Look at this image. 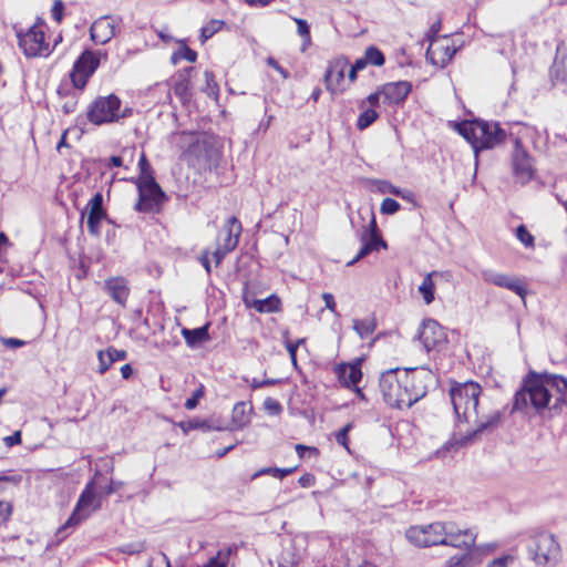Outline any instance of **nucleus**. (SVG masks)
Listing matches in <instances>:
<instances>
[{"label":"nucleus","mask_w":567,"mask_h":567,"mask_svg":"<svg viewBox=\"0 0 567 567\" xmlns=\"http://www.w3.org/2000/svg\"><path fill=\"white\" fill-rule=\"evenodd\" d=\"M458 132L472 145L476 157L480 151L499 145L506 136L498 123L481 120L463 122L458 125Z\"/></svg>","instance_id":"f257e3e1"},{"label":"nucleus","mask_w":567,"mask_h":567,"mask_svg":"<svg viewBox=\"0 0 567 567\" xmlns=\"http://www.w3.org/2000/svg\"><path fill=\"white\" fill-rule=\"evenodd\" d=\"M527 551L536 567H550L559 560L561 548L554 534L539 532L529 538Z\"/></svg>","instance_id":"f03ea898"},{"label":"nucleus","mask_w":567,"mask_h":567,"mask_svg":"<svg viewBox=\"0 0 567 567\" xmlns=\"http://www.w3.org/2000/svg\"><path fill=\"white\" fill-rule=\"evenodd\" d=\"M45 22L38 19L37 22L27 30L14 27L18 45L27 58L49 56L52 48L45 41Z\"/></svg>","instance_id":"7ed1b4c3"},{"label":"nucleus","mask_w":567,"mask_h":567,"mask_svg":"<svg viewBox=\"0 0 567 567\" xmlns=\"http://www.w3.org/2000/svg\"><path fill=\"white\" fill-rule=\"evenodd\" d=\"M121 111V100L115 94L99 96L87 109V120L92 124L103 125L117 122L123 115Z\"/></svg>","instance_id":"20e7f679"},{"label":"nucleus","mask_w":567,"mask_h":567,"mask_svg":"<svg viewBox=\"0 0 567 567\" xmlns=\"http://www.w3.org/2000/svg\"><path fill=\"white\" fill-rule=\"evenodd\" d=\"M100 506V499L94 492V483L90 482L81 493L73 513L66 523L59 528L58 535L65 537L68 528L79 525L82 520L87 518L92 512L99 509Z\"/></svg>","instance_id":"39448f33"},{"label":"nucleus","mask_w":567,"mask_h":567,"mask_svg":"<svg viewBox=\"0 0 567 567\" xmlns=\"http://www.w3.org/2000/svg\"><path fill=\"white\" fill-rule=\"evenodd\" d=\"M101 59L106 60L107 53L103 51L85 50L76 59L71 72V81L74 87L82 90L85 87L89 79L99 68Z\"/></svg>","instance_id":"423d86ee"},{"label":"nucleus","mask_w":567,"mask_h":567,"mask_svg":"<svg viewBox=\"0 0 567 567\" xmlns=\"http://www.w3.org/2000/svg\"><path fill=\"white\" fill-rule=\"evenodd\" d=\"M446 536L445 522L412 526L406 530V538L419 547L443 545Z\"/></svg>","instance_id":"0eeeda50"},{"label":"nucleus","mask_w":567,"mask_h":567,"mask_svg":"<svg viewBox=\"0 0 567 567\" xmlns=\"http://www.w3.org/2000/svg\"><path fill=\"white\" fill-rule=\"evenodd\" d=\"M135 184L138 190V202L135 209L143 213L157 210L165 200V194L154 176H148L146 181H135Z\"/></svg>","instance_id":"6e6552de"},{"label":"nucleus","mask_w":567,"mask_h":567,"mask_svg":"<svg viewBox=\"0 0 567 567\" xmlns=\"http://www.w3.org/2000/svg\"><path fill=\"white\" fill-rule=\"evenodd\" d=\"M518 390H567V379L560 374L529 370Z\"/></svg>","instance_id":"1a4fd4ad"},{"label":"nucleus","mask_w":567,"mask_h":567,"mask_svg":"<svg viewBox=\"0 0 567 567\" xmlns=\"http://www.w3.org/2000/svg\"><path fill=\"white\" fill-rule=\"evenodd\" d=\"M419 339L427 352L440 351L447 342L444 328L433 319L423 321Z\"/></svg>","instance_id":"9d476101"},{"label":"nucleus","mask_w":567,"mask_h":567,"mask_svg":"<svg viewBox=\"0 0 567 567\" xmlns=\"http://www.w3.org/2000/svg\"><path fill=\"white\" fill-rule=\"evenodd\" d=\"M414 369H390L381 374L380 389L381 390H415L416 385L413 383Z\"/></svg>","instance_id":"9b49d317"},{"label":"nucleus","mask_w":567,"mask_h":567,"mask_svg":"<svg viewBox=\"0 0 567 567\" xmlns=\"http://www.w3.org/2000/svg\"><path fill=\"white\" fill-rule=\"evenodd\" d=\"M482 278L485 282L506 288L516 295H518L523 300L527 293L526 284L522 281L517 277L508 276L503 272H497L491 269L482 271Z\"/></svg>","instance_id":"f8f14e48"},{"label":"nucleus","mask_w":567,"mask_h":567,"mask_svg":"<svg viewBox=\"0 0 567 567\" xmlns=\"http://www.w3.org/2000/svg\"><path fill=\"white\" fill-rule=\"evenodd\" d=\"M550 398V392H515L514 410L542 412L549 408Z\"/></svg>","instance_id":"ddd939ff"},{"label":"nucleus","mask_w":567,"mask_h":567,"mask_svg":"<svg viewBox=\"0 0 567 567\" xmlns=\"http://www.w3.org/2000/svg\"><path fill=\"white\" fill-rule=\"evenodd\" d=\"M480 392H450L451 402L458 419L468 421L471 415H477Z\"/></svg>","instance_id":"4468645a"},{"label":"nucleus","mask_w":567,"mask_h":567,"mask_svg":"<svg viewBox=\"0 0 567 567\" xmlns=\"http://www.w3.org/2000/svg\"><path fill=\"white\" fill-rule=\"evenodd\" d=\"M446 536L443 545L452 546L455 548L470 549L474 546L476 540V533L473 529H460L454 523L445 522Z\"/></svg>","instance_id":"2eb2a0df"},{"label":"nucleus","mask_w":567,"mask_h":567,"mask_svg":"<svg viewBox=\"0 0 567 567\" xmlns=\"http://www.w3.org/2000/svg\"><path fill=\"white\" fill-rule=\"evenodd\" d=\"M349 62L347 59L340 58L330 62L324 74V83L328 91L332 94L340 93L344 90V74Z\"/></svg>","instance_id":"dca6fc26"},{"label":"nucleus","mask_w":567,"mask_h":567,"mask_svg":"<svg viewBox=\"0 0 567 567\" xmlns=\"http://www.w3.org/2000/svg\"><path fill=\"white\" fill-rule=\"evenodd\" d=\"M117 25V19L110 16L101 17L90 28L91 39L97 44H106L116 34Z\"/></svg>","instance_id":"f3484780"},{"label":"nucleus","mask_w":567,"mask_h":567,"mask_svg":"<svg viewBox=\"0 0 567 567\" xmlns=\"http://www.w3.org/2000/svg\"><path fill=\"white\" fill-rule=\"evenodd\" d=\"M241 231V223L237 217L231 216L226 220V224L220 229L217 237V244L225 247V250L233 251L239 243Z\"/></svg>","instance_id":"a211bd4d"},{"label":"nucleus","mask_w":567,"mask_h":567,"mask_svg":"<svg viewBox=\"0 0 567 567\" xmlns=\"http://www.w3.org/2000/svg\"><path fill=\"white\" fill-rule=\"evenodd\" d=\"M441 30V21H436L432 24L430 32H429V40L431 42L430 48L427 49L426 56L431 59L432 63L435 65L444 66L446 63H449L453 55L455 54L456 50H451L449 47L445 48H436L433 49V38H435Z\"/></svg>","instance_id":"6ab92c4d"},{"label":"nucleus","mask_w":567,"mask_h":567,"mask_svg":"<svg viewBox=\"0 0 567 567\" xmlns=\"http://www.w3.org/2000/svg\"><path fill=\"white\" fill-rule=\"evenodd\" d=\"M87 228L91 235H100V224L106 218V212L103 209V195L101 193L94 196L87 203Z\"/></svg>","instance_id":"aec40b11"},{"label":"nucleus","mask_w":567,"mask_h":567,"mask_svg":"<svg viewBox=\"0 0 567 567\" xmlns=\"http://www.w3.org/2000/svg\"><path fill=\"white\" fill-rule=\"evenodd\" d=\"M412 90V84L408 81L390 82L381 87L384 102L388 104H400L405 101Z\"/></svg>","instance_id":"412c9836"},{"label":"nucleus","mask_w":567,"mask_h":567,"mask_svg":"<svg viewBox=\"0 0 567 567\" xmlns=\"http://www.w3.org/2000/svg\"><path fill=\"white\" fill-rule=\"evenodd\" d=\"M336 373L343 386H353V390H361L357 386L362 379L361 360L338 365Z\"/></svg>","instance_id":"4be33fe9"},{"label":"nucleus","mask_w":567,"mask_h":567,"mask_svg":"<svg viewBox=\"0 0 567 567\" xmlns=\"http://www.w3.org/2000/svg\"><path fill=\"white\" fill-rule=\"evenodd\" d=\"M179 429L187 434L193 430H202L203 432L209 431H225L228 430V426L225 425L219 419L209 417V419H192L188 421H182L178 423Z\"/></svg>","instance_id":"5701e85b"},{"label":"nucleus","mask_w":567,"mask_h":567,"mask_svg":"<svg viewBox=\"0 0 567 567\" xmlns=\"http://www.w3.org/2000/svg\"><path fill=\"white\" fill-rule=\"evenodd\" d=\"M513 171L520 183H526L533 177L532 159L525 151H515L513 156Z\"/></svg>","instance_id":"b1692460"},{"label":"nucleus","mask_w":567,"mask_h":567,"mask_svg":"<svg viewBox=\"0 0 567 567\" xmlns=\"http://www.w3.org/2000/svg\"><path fill=\"white\" fill-rule=\"evenodd\" d=\"M425 392L421 395H412V392H382L384 402L399 410L409 409L415 402L424 396Z\"/></svg>","instance_id":"393cba45"},{"label":"nucleus","mask_w":567,"mask_h":567,"mask_svg":"<svg viewBox=\"0 0 567 567\" xmlns=\"http://www.w3.org/2000/svg\"><path fill=\"white\" fill-rule=\"evenodd\" d=\"M193 71V68H186L183 71L178 72L176 79L174 80L173 91L174 94L181 100L183 104H186L192 99V90L189 82V73Z\"/></svg>","instance_id":"a878e982"},{"label":"nucleus","mask_w":567,"mask_h":567,"mask_svg":"<svg viewBox=\"0 0 567 567\" xmlns=\"http://www.w3.org/2000/svg\"><path fill=\"white\" fill-rule=\"evenodd\" d=\"M105 289L115 302L122 306L126 303L130 289L127 287V281L124 278L116 277L106 280Z\"/></svg>","instance_id":"bb28decb"},{"label":"nucleus","mask_w":567,"mask_h":567,"mask_svg":"<svg viewBox=\"0 0 567 567\" xmlns=\"http://www.w3.org/2000/svg\"><path fill=\"white\" fill-rule=\"evenodd\" d=\"M301 556L292 543L284 546L275 560L270 561L271 567H297Z\"/></svg>","instance_id":"cd10ccee"},{"label":"nucleus","mask_w":567,"mask_h":567,"mask_svg":"<svg viewBox=\"0 0 567 567\" xmlns=\"http://www.w3.org/2000/svg\"><path fill=\"white\" fill-rule=\"evenodd\" d=\"M246 307L254 308L259 313L278 312L281 309V301L277 295H271L265 299H244Z\"/></svg>","instance_id":"c85d7f7f"},{"label":"nucleus","mask_w":567,"mask_h":567,"mask_svg":"<svg viewBox=\"0 0 567 567\" xmlns=\"http://www.w3.org/2000/svg\"><path fill=\"white\" fill-rule=\"evenodd\" d=\"M209 326L210 323L207 322L203 327L196 328V329H182V336L185 339V342L190 348H197L202 346L203 343L210 340L209 336Z\"/></svg>","instance_id":"c756f323"},{"label":"nucleus","mask_w":567,"mask_h":567,"mask_svg":"<svg viewBox=\"0 0 567 567\" xmlns=\"http://www.w3.org/2000/svg\"><path fill=\"white\" fill-rule=\"evenodd\" d=\"M252 406L248 402H238L235 404L231 413V422L236 429H241L250 422Z\"/></svg>","instance_id":"7c9ffc66"},{"label":"nucleus","mask_w":567,"mask_h":567,"mask_svg":"<svg viewBox=\"0 0 567 567\" xmlns=\"http://www.w3.org/2000/svg\"><path fill=\"white\" fill-rule=\"evenodd\" d=\"M369 231H370L369 238L367 239L368 230H364L363 234L361 235V240L363 241V244H365V246L370 247L371 252L373 250H379L380 247H383V248L386 247V243L378 234V227H377L375 217H374L373 213H371V220L369 223Z\"/></svg>","instance_id":"2f4dec72"},{"label":"nucleus","mask_w":567,"mask_h":567,"mask_svg":"<svg viewBox=\"0 0 567 567\" xmlns=\"http://www.w3.org/2000/svg\"><path fill=\"white\" fill-rule=\"evenodd\" d=\"M551 75L556 81L567 83V54H561L560 45L557 48V54L551 66Z\"/></svg>","instance_id":"473e14b6"},{"label":"nucleus","mask_w":567,"mask_h":567,"mask_svg":"<svg viewBox=\"0 0 567 567\" xmlns=\"http://www.w3.org/2000/svg\"><path fill=\"white\" fill-rule=\"evenodd\" d=\"M377 328V322L373 317L365 319H354L353 320V329L359 334L361 339H367L370 337Z\"/></svg>","instance_id":"72a5a7b5"},{"label":"nucleus","mask_w":567,"mask_h":567,"mask_svg":"<svg viewBox=\"0 0 567 567\" xmlns=\"http://www.w3.org/2000/svg\"><path fill=\"white\" fill-rule=\"evenodd\" d=\"M434 275H436V272L427 274L419 287V291L423 296L424 302L426 305H430L434 300L435 286L432 280V276Z\"/></svg>","instance_id":"f704fd0d"},{"label":"nucleus","mask_w":567,"mask_h":567,"mask_svg":"<svg viewBox=\"0 0 567 567\" xmlns=\"http://www.w3.org/2000/svg\"><path fill=\"white\" fill-rule=\"evenodd\" d=\"M473 566V554L465 551L462 554L450 557L445 564V567H472Z\"/></svg>","instance_id":"c9c22d12"},{"label":"nucleus","mask_w":567,"mask_h":567,"mask_svg":"<svg viewBox=\"0 0 567 567\" xmlns=\"http://www.w3.org/2000/svg\"><path fill=\"white\" fill-rule=\"evenodd\" d=\"M297 24V32L302 38V51H305L311 43L310 27L303 19L295 18Z\"/></svg>","instance_id":"e433bc0d"},{"label":"nucleus","mask_w":567,"mask_h":567,"mask_svg":"<svg viewBox=\"0 0 567 567\" xmlns=\"http://www.w3.org/2000/svg\"><path fill=\"white\" fill-rule=\"evenodd\" d=\"M296 468L295 467H288V468H280V467H264L255 473L254 477H258L261 475H271L276 478H284L288 475H290Z\"/></svg>","instance_id":"4c0bfd02"},{"label":"nucleus","mask_w":567,"mask_h":567,"mask_svg":"<svg viewBox=\"0 0 567 567\" xmlns=\"http://www.w3.org/2000/svg\"><path fill=\"white\" fill-rule=\"evenodd\" d=\"M379 117L374 109L364 110L358 117L357 127L359 130L368 128Z\"/></svg>","instance_id":"58836bf2"},{"label":"nucleus","mask_w":567,"mask_h":567,"mask_svg":"<svg viewBox=\"0 0 567 567\" xmlns=\"http://www.w3.org/2000/svg\"><path fill=\"white\" fill-rule=\"evenodd\" d=\"M364 56L368 61V64L375 66H382L385 62L384 54L373 45L365 49Z\"/></svg>","instance_id":"ea45409f"},{"label":"nucleus","mask_w":567,"mask_h":567,"mask_svg":"<svg viewBox=\"0 0 567 567\" xmlns=\"http://www.w3.org/2000/svg\"><path fill=\"white\" fill-rule=\"evenodd\" d=\"M223 24L224 22L220 20H212L209 23L204 25L200 31L202 42L204 43L205 41L210 39L216 32H218L221 29Z\"/></svg>","instance_id":"a19ab883"},{"label":"nucleus","mask_w":567,"mask_h":567,"mask_svg":"<svg viewBox=\"0 0 567 567\" xmlns=\"http://www.w3.org/2000/svg\"><path fill=\"white\" fill-rule=\"evenodd\" d=\"M197 53L188 47L179 48L172 55V62L176 64L179 60H187L188 62H195Z\"/></svg>","instance_id":"79ce46f5"},{"label":"nucleus","mask_w":567,"mask_h":567,"mask_svg":"<svg viewBox=\"0 0 567 567\" xmlns=\"http://www.w3.org/2000/svg\"><path fill=\"white\" fill-rule=\"evenodd\" d=\"M204 76L206 82L204 91L207 93V95L217 97L219 93V87L215 81L214 73L207 70L204 72Z\"/></svg>","instance_id":"37998d69"},{"label":"nucleus","mask_w":567,"mask_h":567,"mask_svg":"<svg viewBox=\"0 0 567 567\" xmlns=\"http://www.w3.org/2000/svg\"><path fill=\"white\" fill-rule=\"evenodd\" d=\"M516 237L527 248H533L535 245L534 236L528 231V229L524 225H519L516 228Z\"/></svg>","instance_id":"c03bdc74"},{"label":"nucleus","mask_w":567,"mask_h":567,"mask_svg":"<svg viewBox=\"0 0 567 567\" xmlns=\"http://www.w3.org/2000/svg\"><path fill=\"white\" fill-rule=\"evenodd\" d=\"M140 176L135 181H146L148 176H153V169L144 153L141 154L138 159Z\"/></svg>","instance_id":"a18cd8bd"},{"label":"nucleus","mask_w":567,"mask_h":567,"mask_svg":"<svg viewBox=\"0 0 567 567\" xmlns=\"http://www.w3.org/2000/svg\"><path fill=\"white\" fill-rule=\"evenodd\" d=\"M401 208V205L393 198H384L380 212L385 215H392L399 212Z\"/></svg>","instance_id":"49530a36"},{"label":"nucleus","mask_w":567,"mask_h":567,"mask_svg":"<svg viewBox=\"0 0 567 567\" xmlns=\"http://www.w3.org/2000/svg\"><path fill=\"white\" fill-rule=\"evenodd\" d=\"M353 424L350 422L346 424L339 432L336 434V441L338 444L342 445L349 451V441H348V434L352 430Z\"/></svg>","instance_id":"de8ad7c7"},{"label":"nucleus","mask_w":567,"mask_h":567,"mask_svg":"<svg viewBox=\"0 0 567 567\" xmlns=\"http://www.w3.org/2000/svg\"><path fill=\"white\" fill-rule=\"evenodd\" d=\"M515 560L516 557L514 555L507 554L491 560L487 564V567H508L509 565L514 564Z\"/></svg>","instance_id":"09e8293b"},{"label":"nucleus","mask_w":567,"mask_h":567,"mask_svg":"<svg viewBox=\"0 0 567 567\" xmlns=\"http://www.w3.org/2000/svg\"><path fill=\"white\" fill-rule=\"evenodd\" d=\"M97 359L100 373H104L113 364V359H111V354H106V352L103 350L99 351Z\"/></svg>","instance_id":"8fccbe9b"},{"label":"nucleus","mask_w":567,"mask_h":567,"mask_svg":"<svg viewBox=\"0 0 567 567\" xmlns=\"http://www.w3.org/2000/svg\"><path fill=\"white\" fill-rule=\"evenodd\" d=\"M264 405L270 415H278L282 411L280 403L271 398L266 399Z\"/></svg>","instance_id":"3c124183"},{"label":"nucleus","mask_w":567,"mask_h":567,"mask_svg":"<svg viewBox=\"0 0 567 567\" xmlns=\"http://www.w3.org/2000/svg\"><path fill=\"white\" fill-rule=\"evenodd\" d=\"M374 184L377 185L378 190L382 194L389 193L394 195L395 193H398V187L392 185L388 181L378 179L374 182Z\"/></svg>","instance_id":"603ef678"},{"label":"nucleus","mask_w":567,"mask_h":567,"mask_svg":"<svg viewBox=\"0 0 567 567\" xmlns=\"http://www.w3.org/2000/svg\"><path fill=\"white\" fill-rule=\"evenodd\" d=\"M63 11H64L63 2L61 0H54L52 9H51V16L58 23H60L63 19Z\"/></svg>","instance_id":"864d4df0"},{"label":"nucleus","mask_w":567,"mask_h":567,"mask_svg":"<svg viewBox=\"0 0 567 567\" xmlns=\"http://www.w3.org/2000/svg\"><path fill=\"white\" fill-rule=\"evenodd\" d=\"M12 513V505L8 502L0 501V526L9 520Z\"/></svg>","instance_id":"5fc2aeb1"},{"label":"nucleus","mask_w":567,"mask_h":567,"mask_svg":"<svg viewBox=\"0 0 567 567\" xmlns=\"http://www.w3.org/2000/svg\"><path fill=\"white\" fill-rule=\"evenodd\" d=\"M322 299L324 301V306L328 310H330L336 317H339V312L337 311L336 300L332 293L323 292Z\"/></svg>","instance_id":"6e6d98bb"},{"label":"nucleus","mask_w":567,"mask_h":567,"mask_svg":"<svg viewBox=\"0 0 567 567\" xmlns=\"http://www.w3.org/2000/svg\"><path fill=\"white\" fill-rule=\"evenodd\" d=\"M3 442L7 447H12L21 443V431H16L12 435L6 436Z\"/></svg>","instance_id":"4d7b16f0"},{"label":"nucleus","mask_w":567,"mask_h":567,"mask_svg":"<svg viewBox=\"0 0 567 567\" xmlns=\"http://www.w3.org/2000/svg\"><path fill=\"white\" fill-rule=\"evenodd\" d=\"M205 392H194V395L186 400L185 408L187 410H193L197 406L199 400L204 396Z\"/></svg>","instance_id":"13d9d810"},{"label":"nucleus","mask_w":567,"mask_h":567,"mask_svg":"<svg viewBox=\"0 0 567 567\" xmlns=\"http://www.w3.org/2000/svg\"><path fill=\"white\" fill-rule=\"evenodd\" d=\"M237 551L236 546H229L226 549H220L217 553V556L220 558L221 561H225L226 565L228 564L229 557Z\"/></svg>","instance_id":"bf43d9fd"},{"label":"nucleus","mask_w":567,"mask_h":567,"mask_svg":"<svg viewBox=\"0 0 567 567\" xmlns=\"http://www.w3.org/2000/svg\"><path fill=\"white\" fill-rule=\"evenodd\" d=\"M229 252H230V250H225V247L217 244V247H216L215 251L213 252V257L215 259L216 266H218L223 261L225 256Z\"/></svg>","instance_id":"052dcab7"},{"label":"nucleus","mask_w":567,"mask_h":567,"mask_svg":"<svg viewBox=\"0 0 567 567\" xmlns=\"http://www.w3.org/2000/svg\"><path fill=\"white\" fill-rule=\"evenodd\" d=\"M296 452L299 455V457H305V453L306 452H308L310 454H313L315 456H317L319 454L318 449L306 446V445H302V444H297L296 445Z\"/></svg>","instance_id":"680f3d73"},{"label":"nucleus","mask_w":567,"mask_h":567,"mask_svg":"<svg viewBox=\"0 0 567 567\" xmlns=\"http://www.w3.org/2000/svg\"><path fill=\"white\" fill-rule=\"evenodd\" d=\"M1 341H2L3 346H6L8 348H12V349L20 348L25 344V342L23 340L16 339V338H2Z\"/></svg>","instance_id":"e2e57ef3"},{"label":"nucleus","mask_w":567,"mask_h":567,"mask_svg":"<svg viewBox=\"0 0 567 567\" xmlns=\"http://www.w3.org/2000/svg\"><path fill=\"white\" fill-rule=\"evenodd\" d=\"M369 254H371L370 247H368V246H365V244H363L361 249L357 254V256L352 260H350L347 265L353 266L355 262H358L360 259L364 258Z\"/></svg>","instance_id":"0e129e2a"},{"label":"nucleus","mask_w":567,"mask_h":567,"mask_svg":"<svg viewBox=\"0 0 567 567\" xmlns=\"http://www.w3.org/2000/svg\"><path fill=\"white\" fill-rule=\"evenodd\" d=\"M106 354H111V359H113V363L115 361H121L125 359L126 352L123 350H117L114 348H109L105 350Z\"/></svg>","instance_id":"69168bd1"},{"label":"nucleus","mask_w":567,"mask_h":567,"mask_svg":"<svg viewBox=\"0 0 567 567\" xmlns=\"http://www.w3.org/2000/svg\"><path fill=\"white\" fill-rule=\"evenodd\" d=\"M394 196H398L404 200H408V202H414L415 199V195L412 190L410 189H401L398 187V193L394 194Z\"/></svg>","instance_id":"338daca9"},{"label":"nucleus","mask_w":567,"mask_h":567,"mask_svg":"<svg viewBox=\"0 0 567 567\" xmlns=\"http://www.w3.org/2000/svg\"><path fill=\"white\" fill-rule=\"evenodd\" d=\"M205 567H226V563L221 561L220 558L216 555L208 560Z\"/></svg>","instance_id":"774afa93"}]
</instances>
